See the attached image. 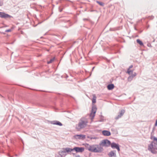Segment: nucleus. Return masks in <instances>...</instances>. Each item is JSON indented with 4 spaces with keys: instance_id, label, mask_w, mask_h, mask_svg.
<instances>
[{
    "instance_id": "obj_7",
    "label": "nucleus",
    "mask_w": 157,
    "mask_h": 157,
    "mask_svg": "<svg viewBox=\"0 0 157 157\" xmlns=\"http://www.w3.org/2000/svg\"><path fill=\"white\" fill-rule=\"evenodd\" d=\"M111 147L113 149H116L118 151H120V149L119 145L115 143H112L111 144Z\"/></svg>"
},
{
    "instance_id": "obj_21",
    "label": "nucleus",
    "mask_w": 157,
    "mask_h": 157,
    "mask_svg": "<svg viewBox=\"0 0 157 157\" xmlns=\"http://www.w3.org/2000/svg\"><path fill=\"white\" fill-rule=\"evenodd\" d=\"M4 13H2L0 12V17H1L2 18H3Z\"/></svg>"
},
{
    "instance_id": "obj_14",
    "label": "nucleus",
    "mask_w": 157,
    "mask_h": 157,
    "mask_svg": "<svg viewBox=\"0 0 157 157\" xmlns=\"http://www.w3.org/2000/svg\"><path fill=\"white\" fill-rule=\"evenodd\" d=\"M136 73H134L132 75L128 78V80L129 81H131L132 79V78L136 76Z\"/></svg>"
},
{
    "instance_id": "obj_23",
    "label": "nucleus",
    "mask_w": 157,
    "mask_h": 157,
    "mask_svg": "<svg viewBox=\"0 0 157 157\" xmlns=\"http://www.w3.org/2000/svg\"><path fill=\"white\" fill-rule=\"evenodd\" d=\"M12 30L11 29H9L8 30H6L5 31L6 32H10L12 31Z\"/></svg>"
},
{
    "instance_id": "obj_10",
    "label": "nucleus",
    "mask_w": 157,
    "mask_h": 157,
    "mask_svg": "<svg viewBox=\"0 0 157 157\" xmlns=\"http://www.w3.org/2000/svg\"><path fill=\"white\" fill-rule=\"evenodd\" d=\"M125 111L124 109L121 110L119 113V115L117 116L115 118V119L116 120H117L121 117L124 115L125 113Z\"/></svg>"
},
{
    "instance_id": "obj_13",
    "label": "nucleus",
    "mask_w": 157,
    "mask_h": 157,
    "mask_svg": "<svg viewBox=\"0 0 157 157\" xmlns=\"http://www.w3.org/2000/svg\"><path fill=\"white\" fill-rule=\"evenodd\" d=\"M50 123L53 124H56L60 126L62 125V124L61 122L57 121H52L50 122Z\"/></svg>"
},
{
    "instance_id": "obj_17",
    "label": "nucleus",
    "mask_w": 157,
    "mask_h": 157,
    "mask_svg": "<svg viewBox=\"0 0 157 157\" xmlns=\"http://www.w3.org/2000/svg\"><path fill=\"white\" fill-rule=\"evenodd\" d=\"M133 71L130 69H128L127 71V73L129 75H132L133 73Z\"/></svg>"
},
{
    "instance_id": "obj_8",
    "label": "nucleus",
    "mask_w": 157,
    "mask_h": 157,
    "mask_svg": "<svg viewBox=\"0 0 157 157\" xmlns=\"http://www.w3.org/2000/svg\"><path fill=\"white\" fill-rule=\"evenodd\" d=\"M76 139H84L86 138V136L84 135H77L74 136Z\"/></svg>"
},
{
    "instance_id": "obj_28",
    "label": "nucleus",
    "mask_w": 157,
    "mask_h": 157,
    "mask_svg": "<svg viewBox=\"0 0 157 157\" xmlns=\"http://www.w3.org/2000/svg\"><path fill=\"white\" fill-rule=\"evenodd\" d=\"M155 126H157V121H156V122H155Z\"/></svg>"
},
{
    "instance_id": "obj_25",
    "label": "nucleus",
    "mask_w": 157,
    "mask_h": 157,
    "mask_svg": "<svg viewBox=\"0 0 157 157\" xmlns=\"http://www.w3.org/2000/svg\"><path fill=\"white\" fill-rule=\"evenodd\" d=\"M153 140L154 141H156V142L157 143V138L154 137L153 138Z\"/></svg>"
},
{
    "instance_id": "obj_12",
    "label": "nucleus",
    "mask_w": 157,
    "mask_h": 157,
    "mask_svg": "<svg viewBox=\"0 0 157 157\" xmlns=\"http://www.w3.org/2000/svg\"><path fill=\"white\" fill-rule=\"evenodd\" d=\"M115 151H112L110 152L109 154V155L110 157H116V155Z\"/></svg>"
},
{
    "instance_id": "obj_1",
    "label": "nucleus",
    "mask_w": 157,
    "mask_h": 157,
    "mask_svg": "<svg viewBox=\"0 0 157 157\" xmlns=\"http://www.w3.org/2000/svg\"><path fill=\"white\" fill-rule=\"evenodd\" d=\"M84 145L87 150L92 152L100 153L103 150V147L98 144L90 145L88 144H85Z\"/></svg>"
},
{
    "instance_id": "obj_19",
    "label": "nucleus",
    "mask_w": 157,
    "mask_h": 157,
    "mask_svg": "<svg viewBox=\"0 0 157 157\" xmlns=\"http://www.w3.org/2000/svg\"><path fill=\"white\" fill-rule=\"evenodd\" d=\"M10 17V16L8 14L4 13L3 17L4 18H9Z\"/></svg>"
},
{
    "instance_id": "obj_5",
    "label": "nucleus",
    "mask_w": 157,
    "mask_h": 157,
    "mask_svg": "<svg viewBox=\"0 0 157 157\" xmlns=\"http://www.w3.org/2000/svg\"><path fill=\"white\" fill-rule=\"evenodd\" d=\"M110 144V142L108 140L105 139L102 140L99 145L101 146H102L107 147L109 146Z\"/></svg>"
},
{
    "instance_id": "obj_6",
    "label": "nucleus",
    "mask_w": 157,
    "mask_h": 157,
    "mask_svg": "<svg viewBox=\"0 0 157 157\" xmlns=\"http://www.w3.org/2000/svg\"><path fill=\"white\" fill-rule=\"evenodd\" d=\"M96 109H92L91 112L90 113V117L91 120V122L90 123L92 122L93 119H94L95 116V113L96 112Z\"/></svg>"
},
{
    "instance_id": "obj_20",
    "label": "nucleus",
    "mask_w": 157,
    "mask_h": 157,
    "mask_svg": "<svg viewBox=\"0 0 157 157\" xmlns=\"http://www.w3.org/2000/svg\"><path fill=\"white\" fill-rule=\"evenodd\" d=\"M105 120L104 119V117H102L100 118V120L98 121L103 122L105 121Z\"/></svg>"
},
{
    "instance_id": "obj_2",
    "label": "nucleus",
    "mask_w": 157,
    "mask_h": 157,
    "mask_svg": "<svg viewBox=\"0 0 157 157\" xmlns=\"http://www.w3.org/2000/svg\"><path fill=\"white\" fill-rule=\"evenodd\" d=\"M88 122V119L86 117H82L79 120V122L76 125V129L79 131L86 127Z\"/></svg>"
},
{
    "instance_id": "obj_18",
    "label": "nucleus",
    "mask_w": 157,
    "mask_h": 157,
    "mask_svg": "<svg viewBox=\"0 0 157 157\" xmlns=\"http://www.w3.org/2000/svg\"><path fill=\"white\" fill-rule=\"evenodd\" d=\"M137 42V43L139 44L140 45H143V43L142 42L140 41L139 39H137L136 40Z\"/></svg>"
},
{
    "instance_id": "obj_16",
    "label": "nucleus",
    "mask_w": 157,
    "mask_h": 157,
    "mask_svg": "<svg viewBox=\"0 0 157 157\" xmlns=\"http://www.w3.org/2000/svg\"><path fill=\"white\" fill-rule=\"evenodd\" d=\"M114 87V86L113 84L109 85L107 86V88L109 90H111L113 89Z\"/></svg>"
},
{
    "instance_id": "obj_29",
    "label": "nucleus",
    "mask_w": 157,
    "mask_h": 157,
    "mask_svg": "<svg viewBox=\"0 0 157 157\" xmlns=\"http://www.w3.org/2000/svg\"><path fill=\"white\" fill-rule=\"evenodd\" d=\"M48 62V63H49V61H48V62Z\"/></svg>"
},
{
    "instance_id": "obj_9",
    "label": "nucleus",
    "mask_w": 157,
    "mask_h": 157,
    "mask_svg": "<svg viewBox=\"0 0 157 157\" xmlns=\"http://www.w3.org/2000/svg\"><path fill=\"white\" fill-rule=\"evenodd\" d=\"M67 148H69L68 147H67L66 148H65L63 149V150L62 151H61L59 152V154L61 155V157L64 156L66 155V152H70V151H67L66 149Z\"/></svg>"
},
{
    "instance_id": "obj_3",
    "label": "nucleus",
    "mask_w": 157,
    "mask_h": 157,
    "mask_svg": "<svg viewBox=\"0 0 157 157\" xmlns=\"http://www.w3.org/2000/svg\"><path fill=\"white\" fill-rule=\"evenodd\" d=\"M155 149L157 150V143L156 144L154 142H152L148 146V150L153 154H156L157 152Z\"/></svg>"
},
{
    "instance_id": "obj_11",
    "label": "nucleus",
    "mask_w": 157,
    "mask_h": 157,
    "mask_svg": "<svg viewBox=\"0 0 157 157\" xmlns=\"http://www.w3.org/2000/svg\"><path fill=\"white\" fill-rule=\"evenodd\" d=\"M102 133L105 136H109L111 135L110 132L107 130H103L102 132Z\"/></svg>"
},
{
    "instance_id": "obj_26",
    "label": "nucleus",
    "mask_w": 157,
    "mask_h": 157,
    "mask_svg": "<svg viewBox=\"0 0 157 157\" xmlns=\"http://www.w3.org/2000/svg\"><path fill=\"white\" fill-rule=\"evenodd\" d=\"M97 138V137H92V138H91V139H96Z\"/></svg>"
},
{
    "instance_id": "obj_15",
    "label": "nucleus",
    "mask_w": 157,
    "mask_h": 157,
    "mask_svg": "<svg viewBox=\"0 0 157 157\" xmlns=\"http://www.w3.org/2000/svg\"><path fill=\"white\" fill-rule=\"evenodd\" d=\"M93 98L92 99V103L94 104L96 102L97 98L95 94L93 95Z\"/></svg>"
},
{
    "instance_id": "obj_4",
    "label": "nucleus",
    "mask_w": 157,
    "mask_h": 157,
    "mask_svg": "<svg viewBox=\"0 0 157 157\" xmlns=\"http://www.w3.org/2000/svg\"><path fill=\"white\" fill-rule=\"evenodd\" d=\"M67 151L71 152L74 150L76 152H82L84 150V148L82 147H75L73 149L71 148H67L66 149Z\"/></svg>"
},
{
    "instance_id": "obj_27",
    "label": "nucleus",
    "mask_w": 157,
    "mask_h": 157,
    "mask_svg": "<svg viewBox=\"0 0 157 157\" xmlns=\"http://www.w3.org/2000/svg\"><path fill=\"white\" fill-rule=\"evenodd\" d=\"M132 67H133L132 65H131V66L129 67V68L128 69H130V68H132Z\"/></svg>"
},
{
    "instance_id": "obj_22",
    "label": "nucleus",
    "mask_w": 157,
    "mask_h": 157,
    "mask_svg": "<svg viewBox=\"0 0 157 157\" xmlns=\"http://www.w3.org/2000/svg\"><path fill=\"white\" fill-rule=\"evenodd\" d=\"M54 59L55 57H53L52 59H51V60H50V63L54 61Z\"/></svg>"
},
{
    "instance_id": "obj_24",
    "label": "nucleus",
    "mask_w": 157,
    "mask_h": 157,
    "mask_svg": "<svg viewBox=\"0 0 157 157\" xmlns=\"http://www.w3.org/2000/svg\"><path fill=\"white\" fill-rule=\"evenodd\" d=\"M97 2L101 6L103 5V3L101 2L97 1Z\"/></svg>"
}]
</instances>
